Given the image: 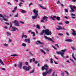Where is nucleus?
Listing matches in <instances>:
<instances>
[{"label":"nucleus","instance_id":"obj_6","mask_svg":"<svg viewBox=\"0 0 76 76\" xmlns=\"http://www.w3.org/2000/svg\"><path fill=\"white\" fill-rule=\"evenodd\" d=\"M56 53L58 54H61L62 57L63 58L64 55L65 54L64 53H63V52H61V51H56Z\"/></svg>","mask_w":76,"mask_h":76},{"label":"nucleus","instance_id":"obj_61","mask_svg":"<svg viewBox=\"0 0 76 76\" xmlns=\"http://www.w3.org/2000/svg\"><path fill=\"white\" fill-rule=\"evenodd\" d=\"M54 62L55 63V64H58V63H57V62H56L55 61H54Z\"/></svg>","mask_w":76,"mask_h":76},{"label":"nucleus","instance_id":"obj_33","mask_svg":"<svg viewBox=\"0 0 76 76\" xmlns=\"http://www.w3.org/2000/svg\"><path fill=\"white\" fill-rule=\"evenodd\" d=\"M4 46H6V47H8V44L5 43V44H4Z\"/></svg>","mask_w":76,"mask_h":76},{"label":"nucleus","instance_id":"obj_54","mask_svg":"<svg viewBox=\"0 0 76 76\" xmlns=\"http://www.w3.org/2000/svg\"><path fill=\"white\" fill-rule=\"evenodd\" d=\"M35 61V58H33V62H34V61Z\"/></svg>","mask_w":76,"mask_h":76},{"label":"nucleus","instance_id":"obj_8","mask_svg":"<svg viewBox=\"0 0 76 76\" xmlns=\"http://www.w3.org/2000/svg\"><path fill=\"white\" fill-rule=\"evenodd\" d=\"M30 67H23V69L26 71H28L29 70Z\"/></svg>","mask_w":76,"mask_h":76},{"label":"nucleus","instance_id":"obj_62","mask_svg":"<svg viewBox=\"0 0 76 76\" xmlns=\"http://www.w3.org/2000/svg\"><path fill=\"white\" fill-rule=\"evenodd\" d=\"M38 62V61H35V64H37Z\"/></svg>","mask_w":76,"mask_h":76},{"label":"nucleus","instance_id":"obj_47","mask_svg":"<svg viewBox=\"0 0 76 76\" xmlns=\"http://www.w3.org/2000/svg\"><path fill=\"white\" fill-rule=\"evenodd\" d=\"M71 48L72 49V50H75V48H74V47H71Z\"/></svg>","mask_w":76,"mask_h":76},{"label":"nucleus","instance_id":"obj_14","mask_svg":"<svg viewBox=\"0 0 76 76\" xmlns=\"http://www.w3.org/2000/svg\"><path fill=\"white\" fill-rule=\"evenodd\" d=\"M17 28L15 27H12V29H11V31L14 32V31H15L16 29Z\"/></svg>","mask_w":76,"mask_h":76},{"label":"nucleus","instance_id":"obj_11","mask_svg":"<svg viewBox=\"0 0 76 76\" xmlns=\"http://www.w3.org/2000/svg\"><path fill=\"white\" fill-rule=\"evenodd\" d=\"M28 32L29 33H30V32H31V34H33V37H35V36L36 35V34L35 32H32L31 30L29 31Z\"/></svg>","mask_w":76,"mask_h":76},{"label":"nucleus","instance_id":"obj_36","mask_svg":"<svg viewBox=\"0 0 76 76\" xmlns=\"http://www.w3.org/2000/svg\"><path fill=\"white\" fill-rule=\"evenodd\" d=\"M61 75H62V76H64V72H62L61 73Z\"/></svg>","mask_w":76,"mask_h":76},{"label":"nucleus","instance_id":"obj_41","mask_svg":"<svg viewBox=\"0 0 76 76\" xmlns=\"http://www.w3.org/2000/svg\"><path fill=\"white\" fill-rule=\"evenodd\" d=\"M55 45L58 48H60V47H59V45H58V44H55Z\"/></svg>","mask_w":76,"mask_h":76},{"label":"nucleus","instance_id":"obj_3","mask_svg":"<svg viewBox=\"0 0 76 76\" xmlns=\"http://www.w3.org/2000/svg\"><path fill=\"white\" fill-rule=\"evenodd\" d=\"M58 28H56V30L57 31H58V30H60V29H62L63 30H66V29L64 27V26H63V27L62 28V26H60V25H58Z\"/></svg>","mask_w":76,"mask_h":76},{"label":"nucleus","instance_id":"obj_59","mask_svg":"<svg viewBox=\"0 0 76 76\" xmlns=\"http://www.w3.org/2000/svg\"><path fill=\"white\" fill-rule=\"evenodd\" d=\"M12 41V39H9V42H11Z\"/></svg>","mask_w":76,"mask_h":76},{"label":"nucleus","instance_id":"obj_2","mask_svg":"<svg viewBox=\"0 0 76 76\" xmlns=\"http://www.w3.org/2000/svg\"><path fill=\"white\" fill-rule=\"evenodd\" d=\"M33 12L35 13V15L34 16H32V18L33 19H37L38 15V10H36V9H34L33 10Z\"/></svg>","mask_w":76,"mask_h":76},{"label":"nucleus","instance_id":"obj_35","mask_svg":"<svg viewBox=\"0 0 76 76\" xmlns=\"http://www.w3.org/2000/svg\"><path fill=\"white\" fill-rule=\"evenodd\" d=\"M40 7L42 8V9H46V8H45V7H42V6L41 5L40 6Z\"/></svg>","mask_w":76,"mask_h":76},{"label":"nucleus","instance_id":"obj_48","mask_svg":"<svg viewBox=\"0 0 76 76\" xmlns=\"http://www.w3.org/2000/svg\"><path fill=\"white\" fill-rule=\"evenodd\" d=\"M7 34H8V35H11V34H10V32H7Z\"/></svg>","mask_w":76,"mask_h":76},{"label":"nucleus","instance_id":"obj_30","mask_svg":"<svg viewBox=\"0 0 76 76\" xmlns=\"http://www.w3.org/2000/svg\"><path fill=\"white\" fill-rule=\"evenodd\" d=\"M37 28H38L39 29H40V26L38 25H37Z\"/></svg>","mask_w":76,"mask_h":76},{"label":"nucleus","instance_id":"obj_56","mask_svg":"<svg viewBox=\"0 0 76 76\" xmlns=\"http://www.w3.org/2000/svg\"><path fill=\"white\" fill-rule=\"evenodd\" d=\"M72 16H76V15H75V14H74V13H72Z\"/></svg>","mask_w":76,"mask_h":76},{"label":"nucleus","instance_id":"obj_25","mask_svg":"<svg viewBox=\"0 0 76 76\" xmlns=\"http://www.w3.org/2000/svg\"><path fill=\"white\" fill-rule=\"evenodd\" d=\"M40 50L41 51H42V52L43 53L45 54H46V53L45 52V51H43V50L41 49V50Z\"/></svg>","mask_w":76,"mask_h":76},{"label":"nucleus","instance_id":"obj_20","mask_svg":"<svg viewBox=\"0 0 76 76\" xmlns=\"http://www.w3.org/2000/svg\"><path fill=\"white\" fill-rule=\"evenodd\" d=\"M35 68H34V69L30 72V74L31 73H34L35 71Z\"/></svg>","mask_w":76,"mask_h":76},{"label":"nucleus","instance_id":"obj_28","mask_svg":"<svg viewBox=\"0 0 76 76\" xmlns=\"http://www.w3.org/2000/svg\"><path fill=\"white\" fill-rule=\"evenodd\" d=\"M22 45L23 47H26V44H25V43H23Z\"/></svg>","mask_w":76,"mask_h":76},{"label":"nucleus","instance_id":"obj_9","mask_svg":"<svg viewBox=\"0 0 76 76\" xmlns=\"http://www.w3.org/2000/svg\"><path fill=\"white\" fill-rule=\"evenodd\" d=\"M48 17H47V16H44L42 18V20H41V22L44 23V20H45V19H48Z\"/></svg>","mask_w":76,"mask_h":76},{"label":"nucleus","instance_id":"obj_18","mask_svg":"<svg viewBox=\"0 0 76 76\" xmlns=\"http://www.w3.org/2000/svg\"><path fill=\"white\" fill-rule=\"evenodd\" d=\"M24 37H25V38H26L27 37V35H24V33H23V34H22V38H23Z\"/></svg>","mask_w":76,"mask_h":76},{"label":"nucleus","instance_id":"obj_17","mask_svg":"<svg viewBox=\"0 0 76 76\" xmlns=\"http://www.w3.org/2000/svg\"><path fill=\"white\" fill-rule=\"evenodd\" d=\"M23 64V61H22L21 62H20L19 63L18 66L19 67H22Z\"/></svg>","mask_w":76,"mask_h":76},{"label":"nucleus","instance_id":"obj_55","mask_svg":"<svg viewBox=\"0 0 76 76\" xmlns=\"http://www.w3.org/2000/svg\"><path fill=\"white\" fill-rule=\"evenodd\" d=\"M20 23H22L23 24L24 23V22H22V21H20Z\"/></svg>","mask_w":76,"mask_h":76},{"label":"nucleus","instance_id":"obj_39","mask_svg":"<svg viewBox=\"0 0 76 76\" xmlns=\"http://www.w3.org/2000/svg\"><path fill=\"white\" fill-rule=\"evenodd\" d=\"M25 64L27 66H28V63L27 61H26L25 62Z\"/></svg>","mask_w":76,"mask_h":76},{"label":"nucleus","instance_id":"obj_49","mask_svg":"<svg viewBox=\"0 0 76 76\" xmlns=\"http://www.w3.org/2000/svg\"><path fill=\"white\" fill-rule=\"evenodd\" d=\"M58 35H60V36H61L63 35V34L59 33L58 34Z\"/></svg>","mask_w":76,"mask_h":76},{"label":"nucleus","instance_id":"obj_22","mask_svg":"<svg viewBox=\"0 0 76 76\" xmlns=\"http://www.w3.org/2000/svg\"><path fill=\"white\" fill-rule=\"evenodd\" d=\"M66 51V49H65L64 50H61V51L62 52H63V53H64L65 52V51Z\"/></svg>","mask_w":76,"mask_h":76},{"label":"nucleus","instance_id":"obj_10","mask_svg":"<svg viewBox=\"0 0 76 76\" xmlns=\"http://www.w3.org/2000/svg\"><path fill=\"white\" fill-rule=\"evenodd\" d=\"M0 16L3 19V20H4L6 21H8V19H6L4 17V16L2 15V14H0Z\"/></svg>","mask_w":76,"mask_h":76},{"label":"nucleus","instance_id":"obj_26","mask_svg":"<svg viewBox=\"0 0 76 76\" xmlns=\"http://www.w3.org/2000/svg\"><path fill=\"white\" fill-rule=\"evenodd\" d=\"M37 42H38V43H39V44H43V42H41L40 41L38 40L37 41Z\"/></svg>","mask_w":76,"mask_h":76},{"label":"nucleus","instance_id":"obj_60","mask_svg":"<svg viewBox=\"0 0 76 76\" xmlns=\"http://www.w3.org/2000/svg\"><path fill=\"white\" fill-rule=\"evenodd\" d=\"M17 66V64H15L14 65V66H15V67H16Z\"/></svg>","mask_w":76,"mask_h":76},{"label":"nucleus","instance_id":"obj_43","mask_svg":"<svg viewBox=\"0 0 76 76\" xmlns=\"http://www.w3.org/2000/svg\"><path fill=\"white\" fill-rule=\"evenodd\" d=\"M50 18H51V19H52L53 20H55V19H54V18H53V17H52V16H51L50 17Z\"/></svg>","mask_w":76,"mask_h":76},{"label":"nucleus","instance_id":"obj_34","mask_svg":"<svg viewBox=\"0 0 76 76\" xmlns=\"http://www.w3.org/2000/svg\"><path fill=\"white\" fill-rule=\"evenodd\" d=\"M18 13H17V14H16V15H15V17H18Z\"/></svg>","mask_w":76,"mask_h":76},{"label":"nucleus","instance_id":"obj_4","mask_svg":"<svg viewBox=\"0 0 76 76\" xmlns=\"http://www.w3.org/2000/svg\"><path fill=\"white\" fill-rule=\"evenodd\" d=\"M52 69H50L49 71L47 72H44L42 73V75L44 76H47L48 73V74H50L51 73V72L52 71Z\"/></svg>","mask_w":76,"mask_h":76},{"label":"nucleus","instance_id":"obj_37","mask_svg":"<svg viewBox=\"0 0 76 76\" xmlns=\"http://www.w3.org/2000/svg\"><path fill=\"white\" fill-rule=\"evenodd\" d=\"M45 69V67H42V70H44Z\"/></svg>","mask_w":76,"mask_h":76},{"label":"nucleus","instance_id":"obj_53","mask_svg":"<svg viewBox=\"0 0 76 76\" xmlns=\"http://www.w3.org/2000/svg\"><path fill=\"white\" fill-rule=\"evenodd\" d=\"M70 60H71V61H72V62H74V60H73V59H72V58H70Z\"/></svg>","mask_w":76,"mask_h":76},{"label":"nucleus","instance_id":"obj_51","mask_svg":"<svg viewBox=\"0 0 76 76\" xmlns=\"http://www.w3.org/2000/svg\"><path fill=\"white\" fill-rule=\"evenodd\" d=\"M30 54H31V55L32 56H33V54H32V53H31V51H29V52Z\"/></svg>","mask_w":76,"mask_h":76},{"label":"nucleus","instance_id":"obj_58","mask_svg":"<svg viewBox=\"0 0 76 76\" xmlns=\"http://www.w3.org/2000/svg\"><path fill=\"white\" fill-rule=\"evenodd\" d=\"M76 6H73V9H76Z\"/></svg>","mask_w":76,"mask_h":76},{"label":"nucleus","instance_id":"obj_31","mask_svg":"<svg viewBox=\"0 0 76 76\" xmlns=\"http://www.w3.org/2000/svg\"><path fill=\"white\" fill-rule=\"evenodd\" d=\"M50 63H51L52 64H53V58H51V59H50Z\"/></svg>","mask_w":76,"mask_h":76},{"label":"nucleus","instance_id":"obj_16","mask_svg":"<svg viewBox=\"0 0 76 76\" xmlns=\"http://www.w3.org/2000/svg\"><path fill=\"white\" fill-rule=\"evenodd\" d=\"M25 42H28V43H30V39L29 38H28V39H25L24 40Z\"/></svg>","mask_w":76,"mask_h":76},{"label":"nucleus","instance_id":"obj_52","mask_svg":"<svg viewBox=\"0 0 76 76\" xmlns=\"http://www.w3.org/2000/svg\"><path fill=\"white\" fill-rule=\"evenodd\" d=\"M6 24H7L8 25H10V24L9 23H8V22H6Z\"/></svg>","mask_w":76,"mask_h":76},{"label":"nucleus","instance_id":"obj_1","mask_svg":"<svg viewBox=\"0 0 76 76\" xmlns=\"http://www.w3.org/2000/svg\"><path fill=\"white\" fill-rule=\"evenodd\" d=\"M45 32V34L47 35H51L52 34L51 31H49V29H47L45 30H43L42 32L40 33V34L42 35H43V34H44Z\"/></svg>","mask_w":76,"mask_h":76},{"label":"nucleus","instance_id":"obj_50","mask_svg":"<svg viewBox=\"0 0 76 76\" xmlns=\"http://www.w3.org/2000/svg\"><path fill=\"white\" fill-rule=\"evenodd\" d=\"M65 12H68V10L67 9H65Z\"/></svg>","mask_w":76,"mask_h":76},{"label":"nucleus","instance_id":"obj_23","mask_svg":"<svg viewBox=\"0 0 76 76\" xmlns=\"http://www.w3.org/2000/svg\"><path fill=\"white\" fill-rule=\"evenodd\" d=\"M56 19H57L59 21L60 19V17H59L58 16H57V17H56Z\"/></svg>","mask_w":76,"mask_h":76},{"label":"nucleus","instance_id":"obj_24","mask_svg":"<svg viewBox=\"0 0 76 76\" xmlns=\"http://www.w3.org/2000/svg\"><path fill=\"white\" fill-rule=\"evenodd\" d=\"M0 63H1V64H3V65H4V64L3 61H2V60H1L0 59Z\"/></svg>","mask_w":76,"mask_h":76},{"label":"nucleus","instance_id":"obj_32","mask_svg":"<svg viewBox=\"0 0 76 76\" xmlns=\"http://www.w3.org/2000/svg\"><path fill=\"white\" fill-rule=\"evenodd\" d=\"M18 55L16 54H13L12 55H11V56H13V57H15L16 56H17Z\"/></svg>","mask_w":76,"mask_h":76},{"label":"nucleus","instance_id":"obj_21","mask_svg":"<svg viewBox=\"0 0 76 76\" xmlns=\"http://www.w3.org/2000/svg\"><path fill=\"white\" fill-rule=\"evenodd\" d=\"M22 13H26V11L25 10H22Z\"/></svg>","mask_w":76,"mask_h":76},{"label":"nucleus","instance_id":"obj_5","mask_svg":"<svg viewBox=\"0 0 76 76\" xmlns=\"http://www.w3.org/2000/svg\"><path fill=\"white\" fill-rule=\"evenodd\" d=\"M45 38L46 39H48L49 41H51L53 42H55L54 41H53L51 38H50V37H47V36H45Z\"/></svg>","mask_w":76,"mask_h":76},{"label":"nucleus","instance_id":"obj_19","mask_svg":"<svg viewBox=\"0 0 76 76\" xmlns=\"http://www.w3.org/2000/svg\"><path fill=\"white\" fill-rule=\"evenodd\" d=\"M45 70L46 72H48V71H47V70H48V67H45Z\"/></svg>","mask_w":76,"mask_h":76},{"label":"nucleus","instance_id":"obj_7","mask_svg":"<svg viewBox=\"0 0 76 76\" xmlns=\"http://www.w3.org/2000/svg\"><path fill=\"white\" fill-rule=\"evenodd\" d=\"M14 22L15 23V26H19V23L18 20H15L14 21Z\"/></svg>","mask_w":76,"mask_h":76},{"label":"nucleus","instance_id":"obj_64","mask_svg":"<svg viewBox=\"0 0 76 76\" xmlns=\"http://www.w3.org/2000/svg\"><path fill=\"white\" fill-rule=\"evenodd\" d=\"M1 69L2 70H5V69L4 68H2Z\"/></svg>","mask_w":76,"mask_h":76},{"label":"nucleus","instance_id":"obj_27","mask_svg":"<svg viewBox=\"0 0 76 76\" xmlns=\"http://www.w3.org/2000/svg\"><path fill=\"white\" fill-rule=\"evenodd\" d=\"M10 26L9 28V29H10L11 28H12V24L11 22H10Z\"/></svg>","mask_w":76,"mask_h":76},{"label":"nucleus","instance_id":"obj_42","mask_svg":"<svg viewBox=\"0 0 76 76\" xmlns=\"http://www.w3.org/2000/svg\"><path fill=\"white\" fill-rule=\"evenodd\" d=\"M69 21H66L65 22V23H66V24H68V23H69Z\"/></svg>","mask_w":76,"mask_h":76},{"label":"nucleus","instance_id":"obj_57","mask_svg":"<svg viewBox=\"0 0 76 76\" xmlns=\"http://www.w3.org/2000/svg\"><path fill=\"white\" fill-rule=\"evenodd\" d=\"M60 3V4H61V2H60V1H59V0H58V2H57V3H58H58Z\"/></svg>","mask_w":76,"mask_h":76},{"label":"nucleus","instance_id":"obj_44","mask_svg":"<svg viewBox=\"0 0 76 76\" xmlns=\"http://www.w3.org/2000/svg\"><path fill=\"white\" fill-rule=\"evenodd\" d=\"M65 72L66 73L67 75H69V73H68V72H67V71H65Z\"/></svg>","mask_w":76,"mask_h":76},{"label":"nucleus","instance_id":"obj_15","mask_svg":"<svg viewBox=\"0 0 76 76\" xmlns=\"http://www.w3.org/2000/svg\"><path fill=\"white\" fill-rule=\"evenodd\" d=\"M65 41H66L67 42H72V41H73V40L71 39H67L65 40Z\"/></svg>","mask_w":76,"mask_h":76},{"label":"nucleus","instance_id":"obj_29","mask_svg":"<svg viewBox=\"0 0 76 76\" xmlns=\"http://www.w3.org/2000/svg\"><path fill=\"white\" fill-rule=\"evenodd\" d=\"M21 4H23V3H22V2H20L19 4V5L20 7H21V6H22Z\"/></svg>","mask_w":76,"mask_h":76},{"label":"nucleus","instance_id":"obj_40","mask_svg":"<svg viewBox=\"0 0 76 76\" xmlns=\"http://www.w3.org/2000/svg\"><path fill=\"white\" fill-rule=\"evenodd\" d=\"M17 6H16V7H15L14 8V10L15 11V10H16L17 9Z\"/></svg>","mask_w":76,"mask_h":76},{"label":"nucleus","instance_id":"obj_13","mask_svg":"<svg viewBox=\"0 0 76 76\" xmlns=\"http://www.w3.org/2000/svg\"><path fill=\"white\" fill-rule=\"evenodd\" d=\"M71 30L72 31H73V32L72 33V35L74 36L76 35V32L75 31L74 29H71Z\"/></svg>","mask_w":76,"mask_h":76},{"label":"nucleus","instance_id":"obj_63","mask_svg":"<svg viewBox=\"0 0 76 76\" xmlns=\"http://www.w3.org/2000/svg\"><path fill=\"white\" fill-rule=\"evenodd\" d=\"M39 65H40V63H39L37 64V66H39Z\"/></svg>","mask_w":76,"mask_h":76},{"label":"nucleus","instance_id":"obj_45","mask_svg":"<svg viewBox=\"0 0 76 76\" xmlns=\"http://www.w3.org/2000/svg\"><path fill=\"white\" fill-rule=\"evenodd\" d=\"M52 47H53V48H54L55 50H57V48H56V47H54V45H52Z\"/></svg>","mask_w":76,"mask_h":76},{"label":"nucleus","instance_id":"obj_12","mask_svg":"<svg viewBox=\"0 0 76 76\" xmlns=\"http://www.w3.org/2000/svg\"><path fill=\"white\" fill-rule=\"evenodd\" d=\"M70 7L71 9V10H70V12L72 13V12H75V10L73 9V7L72 6H70Z\"/></svg>","mask_w":76,"mask_h":76},{"label":"nucleus","instance_id":"obj_38","mask_svg":"<svg viewBox=\"0 0 76 76\" xmlns=\"http://www.w3.org/2000/svg\"><path fill=\"white\" fill-rule=\"evenodd\" d=\"M12 16H13V13H11V14H10V17H11Z\"/></svg>","mask_w":76,"mask_h":76},{"label":"nucleus","instance_id":"obj_46","mask_svg":"<svg viewBox=\"0 0 76 76\" xmlns=\"http://www.w3.org/2000/svg\"><path fill=\"white\" fill-rule=\"evenodd\" d=\"M42 67H48L47 64H45L44 66H42Z\"/></svg>","mask_w":76,"mask_h":76}]
</instances>
